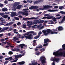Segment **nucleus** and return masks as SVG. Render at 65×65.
<instances>
[{
    "label": "nucleus",
    "mask_w": 65,
    "mask_h": 65,
    "mask_svg": "<svg viewBox=\"0 0 65 65\" xmlns=\"http://www.w3.org/2000/svg\"><path fill=\"white\" fill-rule=\"evenodd\" d=\"M59 13H61L62 14H65V12L60 11L59 12Z\"/></svg>",
    "instance_id": "obj_33"
},
{
    "label": "nucleus",
    "mask_w": 65,
    "mask_h": 65,
    "mask_svg": "<svg viewBox=\"0 0 65 65\" xmlns=\"http://www.w3.org/2000/svg\"><path fill=\"white\" fill-rule=\"evenodd\" d=\"M3 11H7V8H5L2 9Z\"/></svg>",
    "instance_id": "obj_27"
},
{
    "label": "nucleus",
    "mask_w": 65,
    "mask_h": 65,
    "mask_svg": "<svg viewBox=\"0 0 65 65\" xmlns=\"http://www.w3.org/2000/svg\"><path fill=\"white\" fill-rule=\"evenodd\" d=\"M50 23H49V24H54L55 23L53 22V21L51 20L50 21Z\"/></svg>",
    "instance_id": "obj_34"
},
{
    "label": "nucleus",
    "mask_w": 65,
    "mask_h": 65,
    "mask_svg": "<svg viewBox=\"0 0 65 65\" xmlns=\"http://www.w3.org/2000/svg\"><path fill=\"white\" fill-rule=\"evenodd\" d=\"M60 59L59 58H53V61H55L56 62H58V61Z\"/></svg>",
    "instance_id": "obj_21"
},
{
    "label": "nucleus",
    "mask_w": 65,
    "mask_h": 65,
    "mask_svg": "<svg viewBox=\"0 0 65 65\" xmlns=\"http://www.w3.org/2000/svg\"><path fill=\"white\" fill-rule=\"evenodd\" d=\"M17 25H21V23L20 22H18L17 23Z\"/></svg>",
    "instance_id": "obj_60"
},
{
    "label": "nucleus",
    "mask_w": 65,
    "mask_h": 65,
    "mask_svg": "<svg viewBox=\"0 0 65 65\" xmlns=\"http://www.w3.org/2000/svg\"><path fill=\"white\" fill-rule=\"evenodd\" d=\"M24 38V36H21V37H20V38H22V39H23V38Z\"/></svg>",
    "instance_id": "obj_62"
},
{
    "label": "nucleus",
    "mask_w": 65,
    "mask_h": 65,
    "mask_svg": "<svg viewBox=\"0 0 65 65\" xmlns=\"http://www.w3.org/2000/svg\"><path fill=\"white\" fill-rule=\"evenodd\" d=\"M37 24H39V23H40V21L38 20H37Z\"/></svg>",
    "instance_id": "obj_57"
},
{
    "label": "nucleus",
    "mask_w": 65,
    "mask_h": 65,
    "mask_svg": "<svg viewBox=\"0 0 65 65\" xmlns=\"http://www.w3.org/2000/svg\"><path fill=\"white\" fill-rule=\"evenodd\" d=\"M33 19L34 20H36L37 18H35V17H33L32 18H23V20H24V21H28V20H32Z\"/></svg>",
    "instance_id": "obj_4"
},
{
    "label": "nucleus",
    "mask_w": 65,
    "mask_h": 65,
    "mask_svg": "<svg viewBox=\"0 0 65 65\" xmlns=\"http://www.w3.org/2000/svg\"><path fill=\"white\" fill-rule=\"evenodd\" d=\"M48 11H49V12H54L55 11V10H48Z\"/></svg>",
    "instance_id": "obj_28"
},
{
    "label": "nucleus",
    "mask_w": 65,
    "mask_h": 65,
    "mask_svg": "<svg viewBox=\"0 0 65 65\" xmlns=\"http://www.w3.org/2000/svg\"><path fill=\"white\" fill-rule=\"evenodd\" d=\"M42 32H43V33H44V34L46 36L47 35V34H46V33H47L46 32V30H45L44 29L42 31Z\"/></svg>",
    "instance_id": "obj_20"
},
{
    "label": "nucleus",
    "mask_w": 65,
    "mask_h": 65,
    "mask_svg": "<svg viewBox=\"0 0 65 65\" xmlns=\"http://www.w3.org/2000/svg\"><path fill=\"white\" fill-rule=\"evenodd\" d=\"M9 29V27H3V29L1 30H0V32H3V31H4V30L5 31V30H7V29Z\"/></svg>",
    "instance_id": "obj_11"
},
{
    "label": "nucleus",
    "mask_w": 65,
    "mask_h": 65,
    "mask_svg": "<svg viewBox=\"0 0 65 65\" xmlns=\"http://www.w3.org/2000/svg\"><path fill=\"white\" fill-rule=\"evenodd\" d=\"M18 58H20V57H22L23 56V55H21V54H19L18 55Z\"/></svg>",
    "instance_id": "obj_41"
},
{
    "label": "nucleus",
    "mask_w": 65,
    "mask_h": 65,
    "mask_svg": "<svg viewBox=\"0 0 65 65\" xmlns=\"http://www.w3.org/2000/svg\"><path fill=\"white\" fill-rule=\"evenodd\" d=\"M13 39L14 40H13L14 41V42H16V40H19V38L15 37H14Z\"/></svg>",
    "instance_id": "obj_24"
},
{
    "label": "nucleus",
    "mask_w": 65,
    "mask_h": 65,
    "mask_svg": "<svg viewBox=\"0 0 65 65\" xmlns=\"http://www.w3.org/2000/svg\"><path fill=\"white\" fill-rule=\"evenodd\" d=\"M42 34V32H41V31H40L38 34V35H39L40 37V34Z\"/></svg>",
    "instance_id": "obj_49"
},
{
    "label": "nucleus",
    "mask_w": 65,
    "mask_h": 65,
    "mask_svg": "<svg viewBox=\"0 0 65 65\" xmlns=\"http://www.w3.org/2000/svg\"><path fill=\"white\" fill-rule=\"evenodd\" d=\"M4 3L5 4H7L8 3V2L7 1H5L4 2Z\"/></svg>",
    "instance_id": "obj_56"
},
{
    "label": "nucleus",
    "mask_w": 65,
    "mask_h": 65,
    "mask_svg": "<svg viewBox=\"0 0 65 65\" xmlns=\"http://www.w3.org/2000/svg\"><path fill=\"white\" fill-rule=\"evenodd\" d=\"M62 50H65V44H63L62 45Z\"/></svg>",
    "instance_id": "obj_30"
},
{
    "label": "nucleus",
    "mask_w": 65,
    "mask_h": 65,
    "mask_svg": "<svg viewBox=\"0 0 65 65\" xmlns=\"http://www.w3.org/2000/svg\"><path fill=\"white\" fill-rule=\"evenodd\" d=\"M58 34V32L56 31H52V34Z\"/></svg>",
    "instance_id": "obj_40"
},
{
    "label": "nucleus",
    "mask_w": 65,
    "mask_h": 65,
    "mask_svg": "<svg viewBox=\"0 0 65 65\" xmlns=\"http://www.w3.org/2000/svg\"><path fill=\"white\" fill-rule=\"evenodd\" d=\"M33 25V23L32 22H30V24H29L28 26H31V25Z\"/></svg>",
    "instance_id": "obj_54"
},
{
    "label": "nucleus",
    "mask_w": 65,
    "mask_h": 65,
    "mask_svg": "<svg viewBox=\"0 0 65 65\" xmlns=\"http://www.w3.org/2000/svg\"><path fill=\"white\" fill-rule=\"evenodd\" d=\"M38 7L37 6H32L31 7H30L29 8V9L32 10L33 9H37V8H38Z\"/></svg>",
    "instance_id": "obj_8"
},
{
    "label": "nucleus",
    "mask_w": 65,
    "mask_h": 65,
    "mask_svg": "<svg viewBox=\"0 0 65 65\" xmlns=\"http://www.w3.org/2000/svg\"><path fill=\"white\" fill-rule=\"evenodd\" d=\"M16 10H17V9H16V8H15V7L14 6L12 10L15 11Z\"/></svg>",
    "instance_id": "obj_37"
},
{
    "label": "nucleus",
    "mask_w": 65,
    "mask_h": 65,
    "mask_svg": "<svg viewBox=\"0 0 65 65\" xmlns=\"http://www.w3.org/2000/svg\"><path fill=\"white\" fill-rule=\"evenodd\" d=\"M11 59V58H10V57H8L7 58H6L5 59V60H9V59Z\"/></svg>",
    "instance_id": "obj_48"
},
{
    "label": "nucleus",
    "mask_w": 65,
    "mask_h": 65,
    "mask_svg": "<svg viewBox=\"0 0 65 65\" xmlns=\"http://www.w3.org/2000/svg\"><path fill=\"white\" fill-rule=\"evenodd\" d=\"M20 48H15L13 49H11V50L12 51H17V52H20L21 53H23L24 52L23 51H20Z\"/></svg>",
    "instance_id": "obj_5"
},
{
    "label": "nucleus",
    "mask_w": 65,
    "mask_h": 65,
    "mask_svg": "<svg viewBox=\"0 0 65 65\" xmlns=\"http://www.w3.org/2000/svg\"><path fill=\"white\" fill-rule=\"evenodd\" d=\"M26 11H25V12H23V15H26V16H27L28 15V13L26 12Z\"/></svg>",
    "instance_id": "obj_25"
},
{
    "label": "nucleus",
    "mask_w": 65,
    "mask_h": 65,
    "mask_svg": "<svg viewBox=\"0 0 65 65\" xmlns=\"http://www.w3.org/2000/svg\"><path fill=\"white\" fill-rule=\"evenodd\" d=\"M53 20V21L54 22H56V21H57V20H56V18L55 17H53L52 18Z\"/></svg>",
    "instance_id": "obj_31"
},
{
    "label": "nucleus",
    "mask_w": 65,
    "mask_h": 65,
    "mask_svg": "<svg viewBox=\"0 0 65 65\" xmlns=\"http://www.w3.org/2000/svg\"><path fill=\"white\" fill-rule=\"evenodd\" d=\"M9 55H12L13 54V53L11 51H10L9 52Z\"/></svg>",
    "instance_id": "obj_46"
},
{
    "label": "nucleus",
    "mask_w": 65,
    "mask_h": 65,
    "mask_svg": "<svg viewBox=\"0 0 65 65\" xmlns=\"http://www.w3.org/2000/svg\"><path fill=\"white\" fill-rule=\"evenodd\" d=\"M44 43H47L48 42H51V41L48 38L45 39H44Z\"/></svg>",
    "instance_id": "obj_12"
},
{
    "label": "nucleus",
    "mask_w": 65,
    "mask_h": 65,
    "mask_svg": "<svg viewBox=\"0 0 65 65\" xmlns=\"http://www.w3.org/2000/svg\"><path fill=\"white\" fill-rule=\"evenodd\" d=\"M13 30V29H12V28L11 27L10 28V29H9V30L10 31H11Z\"/></svg>",
    "instance_id": "obj_63"
},
{
    "label": "nucleus",
    "mask_w": 65,
    "mask_h": 65,
    "mask_svg": "<svg viewBox=\"0 0 65 65\" xmlns=\"http://www.w3.org/2000/svg\"><path fill=\"white\" fill-rule=\"evenodd\" d=\"M53 7L52 6L50 5H45L43 6V9L41 8L40 9V10H43V9H49V8H52Z\"/></svg>",
    "instance_id": "obj_3"
},
{
    "label": "nucleus",
    "mask_w": 65,
    "mask_h": 65,
    "mask_svg": "<svg viewBox=\"0 0 65 65\" xmlns=\"http://www.w3.org/2000/svg\"><path fill=\"white\" fill-rule=\"evenodd\" d=\"M25 63V61H22L21 62H19L17 63V64H18L19 65H23Z\"/></svg>",
    "instance_id": "obj_14"
},
{
    "label": "nucleus",
    "mask_w": 65,
    "mask_h": 65,
    "mask_svg": "<svg viewBox=\"0 0 65 65\" xmlns=\"http://www.w3.org/2000/svg\"><path fill=\"white\" fill-rule=\"evenodd\" d=\"M24 37L26 38L25 39H32V34H30L28 36H25Z\"/></svg>",
    "instance_id": "obj_6"
},
{
    "label": "nucleus",
    "mask_w": 65,
    "mask_h": 65,
    "mask_svg": "<svg viewBox=\"0 0 65 65\" xmlns=\"http://www.w3.org/2000/svg\"><path fill=\"white\" fill-rule=\"evenodd\" d=\"M44 15V16H47V17H50V18L51 17L50 15L48 14H45Z\"/></svg>",
    "instance_id": "obj_39"
},
{
    "label": "nucleus",
    "mask_w": 65,
    "mask_h": 65,
    "mask_svg": "<svg viewBox=\"0 0 65 65\" xmlns=\"http://www.w3.org/2000/svg\"><path fill=\"white\" fill-rule=\"evenodd\" d=\"M18 5L19 3L17 2L16 3H15L14 4V6H15V7H16Z\"/></svg>",
    "instance_id": "obj_29"
},
{
    "label": "nucleus",
    "mask_w": 65,
    "mask_h": 65,
    "mask_svg": "<svg viewBox=\"0 0 65 65\" xmlns=\"http://www.w3.org/2000/svg\"><path fill=\"white\" fill-rule=\"evenodd\" d=\"M3 18H5V19H7L8 17V15H4L2 16Z\"/></svg>",
    "instance_id": "obj_26"
},
{
    "label": "nucleus",
    "mask_w": 65,
    "mask_h": 65,
    "mask_svg": "<svg viewBox=\"0 0 65 65\" xmlns=\"http://www.w3.org/2000/svg\"><path fill=\"white\" fill-rule=\"evenodd\" d=\"M42 47V45H38L36 47V48H41Z\"/></svg>",
    "instance_id": "obj_22"
},
{
    "label": "nucleus",
    "mask_w": 65,
    "mask_h": 65,
    "mask_svg": "<svg viewBox=\"0 0 65 65\" xmlns=\"http://www.w3.org/2000/svg\"><path fill=\"white\" fill-rule=\"evenodd\" d=\"M62 18V16H60L59 17L57 18V20H58V19H61V18Z\"/></svg>",
    "instance_id": "obj_59"
},
{
    "label": "nucleus",
    "mask_w": 65,
    "mask_h": 65,
    "mask_svg": "<svg viewBox=\"0 0 65 65\" xmlns=\"http://www.w3.org/2000/svg\"><path fill=\"white\" fill-rule=\"evenodd\" d=\"M34 4H37L38 3V1H36L34 2Z\"/></svg>",
    "instance_id": "obj_36"
},
{
    "label": "nucleus",
    "mask_w": 65,
    "mask_h": 65,
    "mask_svg": "<svg viewBox=\"0 0 65 65\" xmlns=\"http://www.w3.org/2000/svg\"><path fill=\"white\" fill-rule=\"evenodd\" d=\"M42 51H45V49H44V48H42L40 50V51H41L42 53V52H43Z\"/></svg>",
    "instance_id": "obj_42"
},
{
    "label": "nucleus",
    "mask_w": 65,
    "mask_h": 65,
    "mask_svg": "<svg viewBox=\"0 0 65 65\" xmlns=\"http://www.w3.org/2000/svg\"><path fill=\"white\" fill-rule=\"evenodd\" d=\"M0 15L1 16H3L4 15V13H0Z\"/></svg>",
    "instance_id": "obj_43"
},
{
    "label": "nucleus",
    "mask_w": 65,
    "mask_h": 65,
    "mask_svg": "<svg viewBox=\"0 0 65 65\" xmlns=\"http://www.w3.org/2000/svg\"><path fill=\"white\" fill-rule=\"evenodd\" d=\"M18 61V59H15L14 60L12 61V62H17Z\"/></svg>",
    "instance_id": "obj_52"
},
{
    "label": "nucleus",
    "mask_w": 65,
    "mask_h": 65,
    "mask_svg": "<svg viewBox=\"0 0 65 65\" xmlns=\"http://www.w3.org/2000/svg\"><path fill=\"white\" fill-rule=\"evenodd\" d=\"M34 32L33 31H29L26 34H25V35H28L29 33H32V34L34 33Z\"/></svg>",
    "instance_id": "obj_16"
},
{
    "label": "nucleus",
    "mask_w": 65,
    "mask_h": 65,
    "mask_svg": "<svg viewBox=\"0 0 65 65\" xmlns=\"http://www.w3.org/2000/svg\"><path fill=\"white\" fill-rule=\"evenodd\" d=\"M63 30V28L62 26H59L58 28V31H61V30Z\"/></svg>",
    "instance_id": "obj_15"
},
{
    "label": "nucleus",
    "mask_w": 65,
    "mask_h": 65,
    "mask_svg": "<svg viewBox=\"0 0 65 65\" xmlns=\"http://www.w3.org/2000/svg\"><path fill=\"white\" fill-rule=\"evenodd\" d=\"M36 53L37 55H39L40 54L39 53V51H37Z\"/></svg>",
    "instance_id": "obj_45"
},
{
    "label": "nucleus",
    "mask_w": 65,
    "mask_h": 65,
    "mask_svg": "<svg viewBox=\"0 0 65 65\" xmlns=\"http://www.w3.org/2000/svg\"><path fill=\"white\" fill-rule=\"evenodd\" d=\"M64 6H59V9L61 10H62L63 9V8H64Z\"/></svg>",
    "instance_id": "obj_35"
},
{
    "label": "nucleus",
    "mask_w": 65,
    "mask_h": 65,
    "mask_svg": "<svg viewBox=\"0 0 65 65\" xmlns=\"http://www.w3.org/2000/svg\"><path fill=\"white\" fill-rule=\"evenodd\" d=\"M18 14H22L23 15V12L19 11L18 12Z\"/></svg>",
    "instance_id": "obj_38"
},
{
    "label": "nucleus",
    "mask_w": 65,
    "mask_h": 65,
    "mask_svg": "<svg viewBox=\"0 0 65 65\" xmlns=\"http://www.w3.org/2000/svg\"><path fill=\"white\" fill-rule=\"evenodd\" d=\"M22 6L21 5H18L16 7L17 9H21L22 7Z\"/></svg>",
    "instance_id": "obj_13"
},
{
    "label": "nucleus",
    "mask_w": 65,
    "mask_h": 65,
    "mask_svg": "<svg viewBox=\"0 0 65 65\" xmlns=\"http://www.w3.org/2000/svg\"><path fill=\"white\" fill-rule=\"evenodd\" d=\"M29 65H37L36 64V62H35V60H34L32 62V64H29Z\"/></svg>",
    "instance_id": "obj_18"
},
{
    "label": "nucleus",
    "mask_w": 65,
    "mask_h": 65,
    "mask_svg": "<svg viewBox=\"0 0 65 65\" xmlns=\"http://www.w3.org/2000/svg\"><path fill=\"white\" fill-rule=\"evenodd\" d=\"M40 23H43L44 22V20H43L41 21H40Z\"/></svg>",
    "instance_id": "obj_58"
},
{
    "label": "nucleus",
    "mask_w": 65,
    "mask_h": 65,
    "mask_svg": "<svg viewBox=\"0 0 65 65\" xmlns=\"http://www.w3.org/2000/svg\"><path fill=\"white\" fill-rule=\"evenodd\" d=\"M46 59L45 58V57L44 56H42L40 57V60L42 64L41 65H44V63H46Z\"/></svg>",
    "instance_id": "obj_2"
},
{
    "label": "nucleus",
    "mask_w": 65,
    "mask_h": 65,
    "mask_svg": "<svg viewBox=\"0 0 65 65\" xmlns=\"http://www.w3.org/2000/svg\"><path fill=\"white\" fill-rule=\"evenodd\" d=\"M40 37L39 35H38L37 36L35 37H34L35 39H37L38 38H39Z\"/></svg>",
    "instance_id": "obj_44"
},
{
    "label": "nucleus",
    "mask_w": 65,
    "mask_h": 65,
    "mask_svg": "<svg viewBox=\"0 0 65 65\" xmlns=\"http://www.w3.org/2000/svg\"><path fill=\"white\" fill-rule=\"evenodd\" d=\"M53 16H51L50 17H43V18H42V19H52L53 18Z\"/></svg>",
    "instance_id": "obj_10"
},
{
    "label": "nucleus",
    "mask_w": 65,
    "mask_h": 65,
    "mask_svg": "<svg viewBox=\"0 0 65 65\" xmlns=\"http://www.w3.org/2000/svg\"><path fill=\"white\" fill-rule=\"evenodd\" d=\"M15 59H19V57L18 56V55H15Z\"/></svg>",
    "instance_id": "obj_47"
},
{
    "label": "nucleus",
    "mask_w": 65,
    "mask_h": 65,
    "mask_svg": "<svg viewBox=\"0 0 65 65\" xmlns=\"http://www.w3.org/2000/svg\"><path fill=\"white\" fill-rule=\"evenodd\" d=\"M14 19H15V20H19V18L18 17H14Z\"/></svg>",
    "instance_id": "obj_50"
},
{
    "label": "nucleus",
    "mask_w": 65,
    "mask_h": 65,
    "mask_svg": "<svg viewBox=\"0 0 65 65\" xmlns=\"http://www.w3.org/2000/svg\"><path fill=\"white\" fill-rule=\"evenodd\" d=\"M53 31L51 30L50 29H47L46 30V31L47 33L46 34H47V35L48 34H50V33H51V34H52V32Z\"/></svg>",
    "instance_id": "obj_7"
},
{
    "label": "nucleus",
    "mask_w": 65,
    "mask_h": 65,
    "mask_svg": "<svg viewBox=\"0 0 65 65\" xmlns=\"http://www.w3.org/2000/svg\"><path fill=\"white\" fill-rule=\"evenodd\" d=\"M9 23V25L10 26V25H11L13 24V22H11Z\"/></svg>",
    "instance_id": "obj_55"
},
{
    "label": "nucleus",
    "mask_w": 65,
    "mask_h": 65,
    "mask_svg": "<svg viewBox=\"0 0 65 65\" xmlns=\"http://www.w3.org/2000/svg\"><path fill=\"white\" fill-rule=\"evenodd\" d=\"M39 50H38V49L37 48H35V51H36V52H38Z\"/></svg>",
    "instance_id": "obj_51"
},
{
    "label": "nucleus",
    "mask_w": 65,
    "mask_h": 65,
    "mask_svg": "<svg viewBox=\"0 0 65 65\" xmlns=\"http://www.w3.org/2000/svg\"><path fill=\"white\" fill-rule=\"evenodd\" d=\"M53 55L57 56L58 57H59L60 56H62L63 55V52H59V51H57L56 52H54L53 53Z\"/></svg>",
    "instance_id": "obj_1"
},
{
    "label": "nucleus",
    "mask_w": 65,
    "mask_h": 65,
    "mask_svg": "<svg viewBox=\"0 0 65 65\" xmlns=\"http://www.w3.org/2000/svg\"><path fill=\"white\" fill-rule=\"evenodd\" d=\"M11 13L12 14L11 15L12 17H14V16L17 15V13L15 12H12Z\"/></svg>",
    "instance_id": "obj_17"
},
{
    "label": "nucleus",
    "mask_w": 65,
    "mask_h": 65,
    "mask_svg": "<svg viewBox=\"0 0 65 65\" xmlns=\"http://www.w3.org/2000/svg\"><path fill=\"white\" fill-rule=\"evenodd\" d=\"M53 30L54 31H57V28L56 29H53Z\"/></svg>",
    "instance_id": "obj_64"
},
{
    "label": "nucleus",
    "mask_w": 65,
    "mask_h": 65,
    "mask_svg": "<svg viewBox=\"0 0 65 65\" xmlns=\"http://www.w3.org/2000/svg\"><path fill=\"white\" fill-rule=\"evenodd\" d=\"M65 21V15L63 17L61 21V23H63L64 21Z\"/></svg>",
    "instance_id": "obj_23"
},
{
    "label": "nucleus",
    "mask_w": 65,
    "mask_h": 65,
    "mask_svg": "<svg viewBox=\"0 0 65 65\" xmlns=\"http://www.w3.org/2000/svg\"><path fill=\"white\" fill-rule=\"evenodd\" d=\"M6 43H7V45H9V46H10V45H11V44H10V43L9 42H7Z\"/></svg>",
    "instance_id": "obj_53"
},
{
    "label": "nucleus",
    "mask_w": 65,
    "mask_h": 65,
    "mask_svg": "<svg viewBox=\"0 0 65 65\" xmlns=\"http://www.w3.org/2000/svg\"><path fill=\"white\" fill-rule=\"evenodd\" d=\"M33 25H34V24H37V20H35L34 22H33Z\"/></svg>",
    "instance_id": "obj_32"
},
{
    "label": "nucleus",
    "mask_w": 65,
    "mask_h": 65,
    "mask_svg": "<svg viewBox=\"0 0 65 65\" xmlns=\"http://www.w3.org/2000/svg\"><path fill=\"white\" fill-rule=\"evenodd\" d=\"M36 40H34L33 41L34 42L33 43V45L34 46H35V45H37V43L36 42Z\"/></svg>",
    "instance_id": "obj_19"
},
{
    "label": "nucleus",
    "mask_w": 65,
    "mask_h": 65,
    "mask_svg": "<svg viewBox=\"0 0 65 65\" xmlns=\"http://www.w3.org/2000/svg\"><path fill=\"white\" fill-rule=\"evenodd\" d=\"M10 58H11L9 59V61H10L11 60H12V57H10Z\"/></svg>",
    "instance_id": "obj_61"
},
{
    "label": "nucleus",
    "mask_w": 65,
    "mask_h": 65,
    "mask_svg": "<svg viewBox=\"0 0 65 65\" xmlns=\"http://www.w3.org/2000/svg\"><path fill=\"white\" fill-rule=\"evenodd\" d=\"M19 46L21 48H24V46L27 47V45H25L24 43L21 44L19 45Z\"/></svg>",
    "instance_id": "obj_9"
}]
</instances>
